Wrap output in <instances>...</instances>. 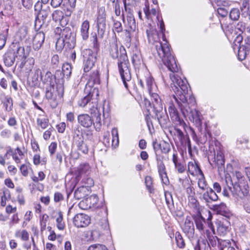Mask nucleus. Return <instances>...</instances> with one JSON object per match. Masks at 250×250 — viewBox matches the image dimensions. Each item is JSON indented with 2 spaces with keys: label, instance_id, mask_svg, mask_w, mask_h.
I'll return each mask as SVG.
<instances>
[{
  "label": "nucleus",
  "instance_id": "1",
  "mask_svg": "<svg viewBox=\"0 0 250 250\" xmlns=\"http://www.w3.org/2000/svg\"><path fill=\"white\" fill-rule=\"evenodd\" d=\"M172 82L171 88L175 95H173L181 112L185 117H188L195 126L201 128L203 117L201 113L192 108L195 104V100L191 95V90L188 89L189 84L186 79H182L178 74H169Z\"/></svg>",
  "mask_w": 250,
  "mask_h": 250
},
{
  "label": "nucleus",
  "instance_id": "2",
  "mask_svg": "<svg viewBox=\"0 0 250 250\" xmlns=\"http://www.w3.org/2000/svg\"><path fill=\"white\" fill-rule=\"evenodd\" d=\"M110 56L113 59H117V65L121 79L125 88L129 89V85L132 84L130 64L126 50L125 47L121 45L118 47L116 42L110 43L109 47Z\"/></svg>",
  "mask_w": 250,
  "mask_h": 250
},
{
  "label": "nucleus",
  "instance_id": "3",
  "mask_svg": "<svg viewBox=\"0 0 250 250\" xmlns=\"http://www.w3.org/2000/svg\"><path fill=\"white\" fill-rule=\"evenodd\" d=\"M146 32L148 42L152 43H156L155 48L157 53L160 58L162 59L164 64L172 72L170 74L178 73L179 68L177 64L174 57L171 54L169 44L167 41L164 39V43L157 42V40H159L157 33L150 29H147Z\"/></svg>",
  "mask_w": 250,
  "mask_h": 250
},
{
  "label": "nucleus",
  "instance_id": "4",
  "mask_svg": "<svg viewBox=\"0 0 250 250\" xmlns=\"http://www.w3.org/2000/svg\"><path fill=\"white\" fill-rule=\"evenodd\" d=\"M208 160L210 165L214 168L217 167L219 172H222L225 168L224 150L219 144H215V148L210 150L208 153Z\"/></svg>",
  "mask_w": 250,
  "mask_h": 250
},
{
  "label": "nucleus",
  "instance_id": "5",
  "mask_svg": "<svg viewBox=\"0 0 250 250\" xmlns=\"http://www.w3.org/2000/svg\"><path fill=\"white\" fill-rule=\"evenodd\" d=\"M62 40L59 39L56 42V47L58 50L62 49V46H66L68 48H73L75 45V34L71 28L66 27L61 29L60 33Z\"/></svg>",
  "mask_w": 250,
  "mask_h": 250
},
{
  "label": "nucleus",
  "instance_id": "6",
  "mask_svg": "<svg viewBox=\"0 0 250 250\" xmlns=\"http://www.w3.org/2000/svg\"><path fill=\"white\" fill-rule=\"evenodd\" d=\"M45 1V0H44ZM34 9L37 12V19L39 21H42V23H45L47 21L51 19V11L49 5L44 2V0L42 1H38L34 5ZM37 19L36 20V22Z\"/></svg>",
  "mask_w": 250,
  "mask_h": 250
},
{
  "label": "nucleus",
  "instance_id": "7",
  "mask_svg": "<svg viewBox=\"0 0 250 250\" xmlns=\"http://www.w3.org/2000/svg\"><path fill=\"white\" fill-rule=\"evenodd\" d=\"M103 112V120L106 119L109 117V113L108 111H105V108L103 106L101 108L98 107V106H92V108L90 109V113L92 115L93 117L95 118V122L93 125L94 126L95 129L99 131L101 130L102 125V122L101 120V111Z\"/></svg>",
  "mask_w": 250,
  "mask_h": 250
},
{
  "label": "nucleus",
  "instance_id": "8",
  "mask_svg": "<svg viewBox=\"0 0 250 250\" xmlns=\"http://www.w3.org/2000/svg\"><path fill=\"white\" fill-rule=\"evenodd\" d=\"M81 54L83 58V70L85 72H89L96 62V57L93 51L90 49H83Z\"/></svg>",
  "mask_w": 250,
  "mask_h": 250
},
{
  "label": "nucleus",
  "instance_id": "9",
  "mask_svg": "<svg viewBox=\"0 0 250 250\" xmlns=\"http://www.w3.org/2000/svg\"><path fill=\"white\" fill-rule=\"evenodd\" d=\"M45 89V97L48 100L54 101L58 96L62 98L63 96L64 86L62 84V81L60 84H56V87L55 86H49L43 88Z\"/></svg>",
  "mask_w": 250,
  "mask_h": 250
},
{
  "label": "nucleus",
  "instance_id": "10",
  "mask_svg": "<svg viewBox=\"0 0 250 250\" xmlns=\"http://www.w3.org/2000/svg\"><path fill=\"white\" fill-rule=\"evenodd\" d=\"M106 14L104 7H101L98 9L96 18V23L98 28V33L102 38L106 27Z\"/></svg>",
  "mask_w": 250,
  "mask_h": 250
},
{
  "label": "nucleus",
  "instance_id": "11",
  "mask_svg": "<svg viewBox=\"0 0 250 250\" xmlns=\"http://www.w3.org/2000/svg\"><path fill=\"white\" fill-rule=\"evenodd\" d=\"M242 41V36L238 35L236 37L233 42V49H235V47L239 48L238 51V58L240 61L244 60L248 54H249L250 51V48L248 47V46L247 44L240 46V43Z\"/></svg>",
  "mask_w": 250,
  "mask_h": 250
},
{
  "label": "nucleus",
  "instance_id": "12",
  "mask_svg": "<svg viewBox=\"0 0 250 250\" xmlns=\"http://www.w3.org/2000/svg\"><path fill=\"white\" fill-rule=\"evenodd\" d=\"M174 130V140L177 139L184 146H187L188 152L191 153V146L189 136L188 135H185L183 131L177 127H175Z\"/></svg>",
  "mask_w": 250,
  "mask_h": 250
},
{
  "label": "nucleus",
  "instance_id": "13",
  "mask_svg": "<svg viewBox=\"0 0 250 250\" xmlns=\"http://www.w3.org/2000/svg\"><path fill=\"white\" fill-rule=\"evenodd\" d=\"M168 110L171 121L175 125L182 126L184 128L187 126L184 121L180 117L178 112L173 103L170 104Z\"/></svg>",
  "mask_w": 250,
  "mask_h": 250
},
{
  "label": "nucleus",
  "instance_id": "14",
  "mask_svg": "<svg viewBox=\"0 0 250 250\" xmlns=\"http://www.w3.org/2000/svg\"><path fill=\"white\" fill-rule=\"evenodd\" d=\"M90 218L87 214L78 213L73 218V224L77 228H84L90 223Z\"/></svg>",
  "mask_w": 250,
  "mask_h": 250
},
{
  "label": "nucleus",
  "instance_id": "15",
  "mask_svg": "<svg viewBox=\"0 0 250 250\" xmlns=\"http://www.w3.org/2000/svg\"><path fill=\"white\" fill-rule=\"evenodd\" d=\"M93 94L90 92L86 96L78 101V104L79 106L84 107L88 106L89 112L92 106H97V102L95 99L92 98Z\"/></svg>",
  "mask_w": 250,
  "mask_h": 250
},
{
  "label": "nucleus",
  "instance_id": "16",
  "mask_svg": "<svg viewBox=\"0 0 250 250\" xmlns=\"http://www.w3.org/2000/svg\"><path fill=\"white\" fill-rule=\"evenodd\" d=\"M233 190H232L231 188H229V189L231 190L232 194L236 195L240 198H243L248 195L249 193L248 187L244 186L241 187L239 184L235 183L234 184H232Z\"/></svg>",
  "mask_w": 250,
  "mask_h": 250
},
{
  "label": "nucleus",
  "instance_id": "17",
  "mask_svg": "<svg viewBox=\"0 0 250 250\" xmlns=\"http://www.w3.org/2000/svg\"><path fill=\"white\" fill-rule=\"evenodd\" d=\"M192 166V167H194V169L196 172H198L199 173L201 176V178H199L198 181V185L199 188L203 190H207L208 188H209L210 187H208V186L207 183L205 180L203 172L201 170V168L199 167L198 165L197 164H195V165L193 164V163H189L188 164V171H190V167Z\"/></svg>",
  "mask_w": 250,
  "mask_h": 250
},
{
  "label": "nucleus",
  "instance_id": "18",
  "mask_svg": "<svg viewBox=\"0 0 250 250\" xmlns=\"http://www.w3.org/2000/svg\"><path fill=\"white\" fill-rule=\"evenodd\" d=\"M204 234V237L206 239L203 240V243L206 244L207 242L209 248L211 247H215L217 244H218V241L220 239H219L216 236L214 235L215 234V232L205 230Z\"/></svg>",
  "mask_w": 250,
  "mask_h": 250
},
{
  "label": "nucleus",
  "instance_id": "19",
  "mask_svg": "<svg viewBox=\"0 0 250 250\" xmlns=\"http://www.w3.org/2000/svg\"><path fill=\"white\" fill-rule=\"evenodd\" d=\"M157 91L149 92V95L151 97V101L153 106L154 111L156 112L162 111L163 110V104L162 100L159 95L156 93Z\"/></svg>",
  "mask_w": 250,
  "mask_h": 250
},
{
  "label": "nucleus",
  "instance_id": "20",
  "mask_svg": "<svg viewBox=\"0 0 250 250\" xmlns=\"http://www.w3.org/2000/svg\"><path fill=\"white\" fill-rule=\"evenodd\" d=\"M202 199L207 203L212 201H217L219 198L216 192L212 188H208L207 190L202 194Z\"/></svg>",
  "mask_w": 250,
  "mask_h": 250
},
{
  "label": "nucleus",
  "instance_id": "21",
  "mask_svg": "<svg viewBox=\"0 0 250 250\" xmlns=\"http://www.w3.org/2000/svg\"><path fill=\"white\" fill-rule=\"evenodd\" d=\"M78 122L83 127L89 128L94 124V120L88 114H82L78 116Z\"/></svg>",
  "mask_w": 250,
  "mask_h": 250
},
{
  "label": "nucleus",
  "instance_id": "22",
  "mask_svg": "<svg viewBox=\"0 0 250 250\" xmlns=\"http://www.w3.org/2000/svg\"><path fill=\"white\" fill-rule=\"evenodd\" d=\"M184 232L189 238H193L194 234V227L193 223L187 217L182 228Z\"/></svg>",
  "mask_w": 250,
  "mask_h": 250
},
{
  "label": "nucleus",
  "instance_id": "23",
  "mask_svg": "<svg viewBox=\"0 0 250 250\" xmlns=\"http://www.w3.org/2000/svg\"><path fill=\"white\" fill-rule=\"evenodd\" d=\"M45 39L44 33L39 32L36 34L33 39V47L35 50H39L42 46Z\"/></svg>",
  "mask_w": 250,
  "mask_h": 250
},
{
  "label": "nucleus",
  "instance_id": "24",
  "mask_svg": "<svg viewBox=\"0 0 250 250\" xmlns=\"http://www.w3.org/2000/svg\"><path fill=\"white\" fill-rule=\"evenodd\" d=\"M13 50H8L3 56V62L7 67L11 66L15 61V58L17 57Z\"/></svg>",
  "mask_w": 250,
  "mask_h": 250
},
{
  "label": "nucleus",
  "instance_id": "25",
  "mask_svg": "<svg viewBox=\"0 0 250 250\" xmlns=\"http://www.w3.org/2000/svg\"><path fill=\"white\" fill-rule=\"evenodd\" d=\"M131 62L135 69H139L143 65V60L141 52L136 49L133 51Z\"/></svg>",
  "mask_w": 250,
  "mask_h": 250
},
{
  "label": "nucleus",
  "instance_id": "26",
  "mask_svg": "<svg viewBox=\"0 0 250 250\" xmlns=\"http://www.w3.org/2000/svg\"><path fill=\"white\" fill-rule=\"evenodd\" d=\"M42 82L43 84V88L49 86H55L57 82L55 80V77L51 72L47 71L43 77H42Z\"/></svg>",
  "mask_w": 250,
  "mask_h": 250
},
{
  "label": "nucleus",
  "instance_id": "27",
  "mask_svg": "<svg viewBox=\"0 0 250 250\" xmlns=\"http://www.w3.org/2000/svg\"><path fill=\"white\" fill-rule=\"evenodd\" d=\"M75 144L79 153H81L83 154H86L88 153V147L87 144L84 142L83 137H80L79 139L76 141Z\"/></svg>",
  "mask_w": 250,
  "mask_h": 250
},
{
  "label": "nucleus",
  "instance_id": "28",
  "mask_svg": "<svg viewBox=\"0 0 250 250\" xmlns=\"http://www.w3.org/2000/svg\"><path fill=\"white\" fill-rule=\"evenodd\" d=\"M34 65V59L33 58H28L25 61L23 60L20 65L21 68H24L25 73L29 74Z\"/></svg>",
  "mask_w": 250,
  "mask_h": 250
},
{
  "label": "nucleus",
  "instance_id": "29",
  "mask_svg": "<svg viewBox=\"0 0 250 250\" xmlns=\"http://www.w3.org/2000/svg\"><path fill=\"white\" fill-rule=\"evenodd\" d=\"M154 112L161 126H166L167 123L169 122V120L166 111L164 112H163V110L158 112L156 111H154Z\"/></svg>",
  "mask_w": 250,
  "mask_h": 250
},
{
  "label": "nucleus",
  "instance_id": "30",
  "mask_svg": "<svg viewBox=\"0 0 250 250\" xmlns=\"http://www.w3.org/2000/svg\"><path fill=\"white\" fill-rule=\"evenodd\" d=\"M90 171V166L87 163L81 164L75 170V173L77 177L83 175H87Z\"/></svg>",
  "mask_w": 250,
  "mask_h": 250
},
{
  "label": "nucleus",
  "instance_id": "31",
  "mask_svg": "<svg viewBox=\"0 0 250 250\" xmlns=\"http://www.w3.org/2000/svg\"><path fill=\"white\" fill-rule=\"evenodd\" d=\"M89 22L87 20L84 21L82 24L81 28V34L83 40H86L89 36Z\"/></svg>",
  "mask_w": 250,
  "mask_h": 250
},
{
  "label": "nucleus",
  "instance_id": "32",
  "mask_svg": "<svg viewBox=\"0 0 250 250\" xmlns=\"http://www.w3.org/2000/svg\"><path fill=\"white\" fill-rule=\"evenodd\" d=\"M145 81L148 92L152 91H157V86L154 82L153 78L148 74V76L146 77Z\"/></svg>",
  "mask_w": 250,
  "mask_h": 250
},
{
  "label": "nucleus",
  "instance_id": "33",
  "mask_svg": "<svg viewBox=\"0 0 250 250\" xmlns=\"http://www.w3.org/2000/svg\"><path fill=\"white\" fill-rule=\"evenodd\" d=\"M86 188L82 186L78 188L74 192V197L77 200H80L84 198L86 195Z\"/></svg>",
  "mask_w": 250,
  "mask_h": 250
},
{
  "label": "nucleus",
  "instance_id": "34",
  "mask_svg": "<svg viewBox=\"0 0 250 250\" xmlns=\"http://www.w3.org/2000/svg\"><path fill=\"white\" fill-rule=\"evenodd\" d=\"M195 223L197 229L199 231H204V224H206L205 219L202 216H197L195 218Z\"/></svg>",
  "mask_w": 250,
  "mask_h": 250
},
{
  "label": "nucleus",
  "instance_id": "35",
  "mask_svg": "<svg viewBox=\"0 0 250 250\" xmlns=\"http://www.w3.org/2000/svg\"><path fill=\"white\" fill-rule=\"evenodd\" d=\"M42 77H43V76L42 75L41 70L39 68H36L32 77V83L34 85H37L38 84L39 78H40L41 81H42Z\"/></svg>",
  "mask_w": 250,
  "mask_h": 250
},
{
  "label": "nucleus",
  "instance_id": "36",
  "mask_svg": "<svg viewBox=\"0 0 250 250\" xmlns=\"http://www.w3.org/2000/svg\"><path fill=\"white\" fill-rule=\"evenodd\" d=\"M165 196L166 203L169 209H171L174 207L173 200L172 194L170 192L165 191Z\"/></svg>",
  "mask_w": 250,
  "mask_h": 250
},
{
  "label": "nucleus",
  "instance_id": "37",
  "mask_svg": "<svg viewBox=\"0 0 250 250\" xmlns=\"http://www.w3.org/2000/svg\"><path fill=\"white\" fill-rule=\"evenodd\" d=\"M51 17L55 21H60L63 17V13L60 10H56L51 13Z\"/></svg>",
  "mask_w": 250,
  "mask_h": 250
},
{
  "label": "nucleus",
  "instance_id": "38",
  "mask_svg": "<svg viewBox=\"0 0 250 250\" xmlns=\"http://www.w3.org/2000/svg\"><path fill=\"white\" fill-rule=\"evenodd\" d=\"M213 208L218 213L223 215L226 212L227 209V206L225 204L222 203L218 205H214Z\"/></svg>",
  "mask_w": 250,
  "mask_h": 250
},
{
  "label": "nucleus",
  "instance_id": "39",
  "mask_svg": "<svg viewBox=\"0 0 250 250\" xmlns=\"http://www.w3.org/2000/svg\"><path fill=\"white\" fill-rule=\"evenodd\" d=\"M54 77H55V80L56 81L57 80L56 84L61 83V81H62V84L63 85V77L65 76L63 73V72H62V70H57L55 74L54 75Z\"/></svg>",
  "mask_w": 250,
  "mask_h": 250
},
{
  "label": "nucleus",
  "instance_id": "40",
  "mask_svg": "<svg viewBox=\"0 0 250 250\" xmlns=\"http://www.w3.org/2000/svg\"><path fill=\"white\" fill-rule=\"evenodd\" d=\"M229 18L232 21H237L240 17V11L239 9L234 8L231 9L229 12Z\"/></svg>",
  "mask_w": 250,
  "mask_h": 250
},
{
  "label": "nucleus",
  "instance_id": "41",
  "mask_svg": "<svg viewBox=\"0 0 250 250\" xmlns=\"http://www.w3.org/2000/svg\"><path fill=\"white\" fill-rule=\"evenodd\" d=\"M175 240L176 241L177 246L180 248H184L185 246L184 240L179 232L175 233Z\"/></svg>",
  "mask_w": 250,
  "mask_h": 250
},
{
  "label": "nucleus",
  "instance_id": "42",
  "mask_svg": "<svg viewBox=\"0 0 250 250\" xmlns=\"http://www.w3.org/2000/svg\"><path fill=\"white\" fill-rule=\"evenodd\" d=\"M37 123L41 128L45 129L49 126V120L47 118H38Z\"/></svg>",
  "mask_w": 250,
  "mask_h": 250
},
{
  "label": "nucleus",
  "instance_id": "43",
  "mask_svg": "<svg viewBox=\"0 0 250 250\" xmlns=\"http://www.w3.org/2000/svg\"><path fill=\"white\" fill-rule=\"evenodd\" d=\"M29 50V47H27L26 52H25L24 48L22 46H20L18 48L17 50V54L22 59L25 60L28 54Z\"/></svg>",
  "mask_w": 250,
  "mask_h": 250
},
{
  "label": "nucleus",
  "instance_id": "44",
  "mask_svg": "<svg viewBox=\"0 0 250 250\" xmlns=\"http://www.w3.org/2000/svg\"><path fill=\"white\" fill-rule=\"evenodd\" d=\"M15 236L17 237H20L21 239L23 241H27L29 239V234L28 232L25 230H22V231H17L15 233Z\"/></svg>",
  "mask_w": 250,
  "mask_h": 250
},
{
  "label": "nucleus",
  "instance_id": "45",
  "mask_svg": "<svg viewBox=\"0 0 250 250\" xmlns=\"http://www.w3.org/2000/svg\"><path fill=\"white\" fill-rule=\"evenodd\" d=\"M57 227L60 230H63L64 229L65 225L63 222V216L61 212H59V217L56 219Z\"/></svg>",
  "mask_w": 250,
  "mask_h": 250
},
{
  "label": "nucleus",
  "instance_id": "46",
  "mask_svg": "<svg viewBox=\"0 0 250 250\" xmlns=\"http://www.w3.org/2000/svg\"><path fill=\"white\" fill-rule=\"evenodd\" d=\"M90 79L94 84H99L100 83V74L98 70L94 71L90 75Z\"/></svg>",
  "mask_w": 250,
  "mask_h": 250
},
{
  "label": "nucleus",
  "instance_id": "47",
  "mask_svg": "<svg viewBox=\"0 0 250 250\" xmlns=\"http://www.w3.org/2000/svg\"><path fill=\"white\" fill-rule=\"evenodd\" d=\"M62 72L67 79L69 78L71 74V66L68 63L64 64L62 66Z\"/></svg>",
  "mask_w": 250,
  "mask_h": 250
},
{
  "label": "nucleus",
  "instance_id": "48",
  "mask_svg": "<svg viewBox=\"0 0 250 250\" xmlns=\"http://www.w3.org/2000/svg\"><path fill=\"white\" fill-rule=\"evenodd\" d=\"M4 105L6 111H10L12 110L13 107V100L11 97H5V101L4 102Z\"/></svg>",
  "mask_w": 250,
  "mask_h": 250
},
{
  "label": "nucleus",
  "instance_id": "49",
  "mask_svg": "<svg viewBox=\"0 0 250 250\" xmlns=\"http://www.w3.org/2000/svg\"><path fill=\"white\" fill-rule=\"evenodd\" d=\"M145 183L147 189L150 193H152L153 191L152 178L149 176H146L145 178Z\"/></svg>",
  "mask_w": 250,
  "mask_h": 250
},
{
  "label": "nucleus",
  "instance_id": "50",
  "mask_svg": "<svg viewBox=\"0 0 250 250\" xmlns=\"http://www.w3.org/2000/svg\"><path fill=\"white\" fill-rule=\"evenodd\" d=\"M92 39L91 41L92 42L93 48L95 51H97L99 49L100 45L98 42L97 34L96 33H94V34L92 33Z\"/></svg>",
  "mask_w": 250,
  "mask_h": 250
},
{
  "label": "nucleus",
  "instance_id": "51",
  "mask_svg": "<svg viewBox=\"0 0 250 250\" xmlns=\"http://www.w3.org/2000/svg\"><path fill=\"white\" fill-rule=\"evenodd\" d=\"M170 150V144L166 141H163L161 143V151L162 152L167 154Z\"/></svg>",
  "mask_w": 250,
  "mask_h": 250
},
{
  "label": "nucleus",
  "instance_id": "52",
  "mask_svg": "<svg viewBox=\"0 0 250 250\" xmlns=\"http://www.w3.org/2000/svg\"><path fill=\"white\" fill-rule=\"evenodd\" d=\"M88 250H108L106 247L102 244H94L89 247Z\"/></svg>",
  "mask_w": 250,
  "mask_h": 250
},
{
  "label": "nucleus",
  "instance_id": "53",
  "mask_svg": "<svg viewBox=\"0 0 250 250\" xmlns=\"http://www.w3.org/2000/svg\"><path fill=\"white\" fill-rule=\"evenodd\" d=\"M175 168L179 173H183L185 171L186 166L180 162L174 164Z\"/></svg>",
  "mask_w": 250,
  "mask_h": 250
},
{
  "label": "nucleus",
  "instance_id": "54",
  "mask_svg": "<svg viewBox=\"0 0 250 250\" xmlns=\"http://www.w3.org/2000/svg\"><path fill=\"white\" fill-rule=\"evenodd\" d=\"M187 193L188 195V197L190 198L191 200H193V201L196 203L197 200L194 198V189L192 187H188L186 189Z\"/></svg>",
  "mask_w": 250,
  "mask_h": 250
},
{
  "label": "nucleus",
  "instance_id": "55",
  "mask_svg": "<svg viewBox=\"0 0 250 250\" xmlns=\"http://www.w3.org/2000/svg\"><path fill=\"white\" fill-rule=\"evenodd\" d=\"M83 183L84 184L83 186L86 187H91L94 185L93 180L90 177L84 178L82 180Z\"/></svg>",
  "mask_w": 250,
  "mask_h": 250
},
{
  "label": "nucleus",
  "instance_id": "56",
  "mask_svg": "<svg viewBox=\"0 0 250 250\" xmlns=\"http://www.w3.org/2000/svg\"><path fill=\"white\" fill-rule=\"evenodd\" d=\"M211 138V134L209 131H205L203 137H201V143L205 144L208 140H210Z\"/></svg>",
  "mask_w": 250,
  "mask_h": 250
},
{
  "label": "nucleus",
  "instance_id": "57",
  "mask_svg": "<svg viewBox=\"0 0 250 250\" xmlns=\"http://www.w3.org/2000/svg\"><path fill=\"white\" fill-rule=\"evenodd\" d=\"M57 148V144L56 142H52L48 147L49 152L51 156H53L56 152Z\"/></svg>",
  "mask_w": 250,
  "mask_h": 250
},
{
  "label": "nucleus",
  "instance_id": "58",
  "mask_svg": "<svg viewBox=\"0 0 250 250\" xmlns=\"http://www.w3.org/2000/svg\"><path fill=\"white\" fill-rule=\"evenodd\" d=\"M218 246L219 250H224L225 247H227L230 243L226 240H219L218 241Z\"/></svg>",
  "mask_w": 250,
  "mask_h": 250
},
{
  "label": "nucleus",
  "instance_id": "59",
  "mask_svg": "<svg viewBox=\"0 0 250 250\" xmlns=\"http://www.w3.org/2000/svg\"><path fill=\"white\" fill-rule=\"evenodd\" d=\"M127 21L130 28L132 30H135L136 28V23L134 18L132 17H129L127 18Z\"/></svg>",
  "mask_w": 250,
  "mask_h": 250
},
{
  "label": "nucleus",
  "instance_id": "60",
  "mask_svg": "<svg viewBox=\"0 0 250 250\" xmlns=\"http://www.w3.org/2000/svg\"><path fill=\"white\" fill-rule=\"evenodd\" d=\"M53 130V128L51 126L50 127L48 128V129L44 132L43 134V138L45 140H48L49 139Z\"/></svg>",
  "mask_w": 250,
  "mask_h": 250
},
{
  "label": "nucleus",
  "instance_id": "61",
  "mask_svg": "<svg viewBox=\"0 0 250 250\" xmlns=\"http://www.w3.org/2000/svg\"><path fill=\"white\" fill-rule=\"evenodd\" d=\"M114 30L115 31L120 33L122 31L123 28L122 24L120 21H116L113 24Z\"/></svg>",
  "mask_w": 250,
  "mask_h": 250
},
{
  "label": "nucleus",
  "instance_id": "62",
  "mask_svg": "<svg viewBox=\"0 0 250 250\" xmlns=\"http://www.w3.org/2000/svg\"><path fill=\"white\" fill-rule=\"evenodd\" d=\"M51 63L54 68L57 67L59 64V57L58 55H54L51 59Z\"/></svg>",
  "mask_w": 250,
  "mask_h": 250
},
{
  "label": "nucleus",
  "instance_id": "63",
  "mask_svg": "<svg viewBox=\"0 0 250 250\" xmlns=\"http://www.w3.org/2000/svg\"><path fill=\"white\" fill-rule=\"evenodd\" d=\"M247 24L244 22H239L236 26V29H238L242 33H244L246 29Z\"/></svg>",
  "mask_w": 250,
  "mask_h": 250
},
{
  "label": "nucleus",
  "instance_id": "64",
  "mask_svg": "<svg viewBox=\"0 0 250 250\" xmlns=\"http://www.w3.org/2000/svg\"><path fill=\"white\" fill-rule=\"evenodd\" d=\"M242 7L244 8L247 9L250 17V0H243L242 2Z\"/></svg>",
  "mask_w": 250,
  "mask_h": 250
}]
</instances>
